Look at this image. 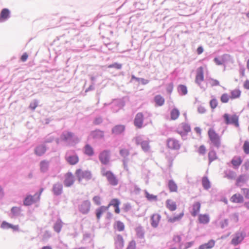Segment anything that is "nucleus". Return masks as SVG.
<instances>
[{"instance_id": "473e14b6", "label": "nucleus", "mask_w": 249, "mask_h": 249, "mask_svg": "<svg viewBox=\"0 0 249 249\" xmlns=\"http://www.w3.org/2000/svg\"><path fill=\"white\" fill-rule=\"evenodd\" d=\"M168 187L170 192H176L178 190V186L173 179L169 180L168 182Z\"/></svg>"}, {"instance_id": "0eeeda50", "label": "nucleus", "mask_w": 249, "mask_h": 249, "mask_svg": "<svg viewBox=\"0 0 249 249\" xmlns=\"http://www.w3.org/2000/svg\"><path fill=\"white\" fill-rule=\"evenodd\" d=\"M191 130L190 125L186 123H182L180 126L177 130V132L180 135L182 138L186 137L188 133Z\"/></svg>"}, {"instance_id": "dca6fc26", "label": "nucleus", "mask_w": 249, "mask_h": 249, "mask_svg": "<svg viewBox=\"0 0 249 249\" xmlns=\"http://www.w3.org/2000/svg\"><path fill=\"white\" fill-rule=\"evenodd\" d=\"M47 151V147L45 144L37 145L34 149V153L37 156H42Z\"/></svg>"}, {"instance_id": "58836bf2", "label": "nucleus", "mask_w": 249, "mask_h": 249, "mask_svg": "<svg viewBox=\"0 0 249 249\" xmlns=\"http://www.w3.org/2000/svg\"><path fill=\"white\" fill-rule=\"evenodd\" d=\"M63 222L60 219H58L53 225L54 231L57 233H59L62 229Z\"/></svg>"}, {"instance_id": "a878e982", "label": "nucleus", "mask_w": 249, "mask_h": 249, "mask_svg": "<svg viewBox=\"0 0 249 249\" xmlns=\"http://www.w3.org/2000/svg\"><path fill=\"white\" fill-rule=\"evenodd\" d=\"M154 101L155 103V106H162L165 103L164 98L160 94L156 95L154 97Z\"/></svg>"}, {"instance_id": "5fc2aeb1", "label": "nucleus", "mask_w": 249, "mask_h": 249, "mask_svg": "<svg viewBox=\"0 0 249 249\" xmlns=\"http://www.w3.org/2000/svg\"><path fill=\"white\" fill-rule=\"evenodd\" d=\"M218 105V101L216 98H213L210 101V106L212 109L215 108Z\"/></svg>"}, {"instance_id": "09e8293b", "label": "nucleus", "mask_w": 249, "mask_h": 249, "mask_svg": "<svg viewBox=\"0 0 249 249\" xmlns=\"http://www.w3.org/2000/svg\"><path fill=\"white\" fill-rule=\"evenodd\" d=\"M120 155L123 157V159L128 158L130 153L128 149L126 148L121 149L119 151Z\"/></svg>"}, {"instance_id": "b1692460", "label": "nucleus", "mask_w": 249, "mask_h": 249, "mask_svg": "<svg viewBox=\"0 0 249 249\" xmlns=\"http://www.w3.org/2000/svg\"><path fill=\"white\" fill-rule=\"evenodd\" d=\"M200 207L201 204L199 202H195L192 206V210L191 211V215L194 217L196 216L199 213Z\"/></svg>"}, {"instance_id": "c85d7f7f", "label": "nucleus", "mask_w": 249, "mask_h": 249, "mask_svg": "<svg viewBox=\"0 0 249 249\" xmlns=\"http://www.w3.org/2000/svg\"><path fill=\"white\" fill-rule=\"evenodd\" d=\"M84 153L86 155L91 157L94 154V149L89 144H86L84 146Z\"/></svg>"}, {"instance_id": "4468645a", "label": "nucleus", "mask_w": 249, "mask_h": 249, "mask_svg": "<svg viewBox=\"0 0 249 249\" xmlns=\"http://www.w3.org/2000/svg\"><path fill=\"white\" fill-rule=\"evenodd\" d=\"M125 130V126L124 124H117L111 129V133L114 135H120L123 134Z\"/></svg>"}, {"instance_id": "f03ea898", "label": "nucleus", "mask_w": 249, "mask_h": 249, "mask_svg": "<svg viewBox=\"0 0 249 249\" xmlns=\"http://www.w3.org/2000/svg\"><path fill=\"white\" fill-rule=\"evenodd\" d=\"M105 168H102V175L107 178L109 183L112 186H116L118 184V179L116 176L111 171L104 172Z\"/></svg>"}, {"instance_id": "72a5a7b5", "label": "nucleus", "mask_w": 249, "mask_h": 249, "mask_svg": "<svg viewBox=\"0 0 249 249\" xmlns=\"http://www.w3.org/2000/svg\"><path fill=\"white\" fill-rule=\"evenodd\" d=\"M178 91L180 95L184 96L187 94L188 90L187 87L182 84H180L178 86Z\"/></svg>"}, {"instance_id": "f704fd0d", "label": "nucleus", "mask_w": 249, "mask_h": 249, "mask_svg": "<svg viewBox=\"0 0 249 249\" xmlns=\"http://www.w3.org/2000/svg\"><path fill=\"white\" fill-rule=\"evenodd\" d=\"M166 206L171 211H175L177 209V205L176 202L171 199H167L166 201Z\"/></svg>"}, {"instance_id": "c756f323", "label": "nucleus", "mask_w": 249, "mask_h": 249, "mask_svg": "<svg viewBox=\"0 0 249 249\" xmlns=\"http://www.w3.org/2000/svg\"><path fill=\"white\" fill-rule=\"evenodd\" d=\"M199 223L207 224L210 221V217L208 214H199L198 218Z\"/></svg>"}, {"instance_id": "9d476101", "label": "nucleus", "mask_w": 249, "mask_h": 249, "mask_svg": "<svg viewBox=\"0 0 249 249\" xmlns=\"http://www.w3.org/2000/svg\"><path fill=\"white\" fill-rule=\"evenodd\" d=\"M52 192L54 196H59L63 193V185L61 182H57L53 185Z\"/></svg>"}, {"instance_id": "ddd939ff", "label": "nucleus", "mask_w": 249, "mask_h": 249, "mask_svg": "<svg viewBox=\"0 0 249 249\" xmlns=\"http://www.w3.org/2000/svg\"><path fill=\"white\" fill-rule=\"evenodd\" d=\"M11 17L10 10L6 8L2 9L0 12V22L7 21Z\"/></svg>"}, {"instance_id": "c03bdc74", "label": "nucleus", "mask_w": 249, "mask_h": 249, "mask_svg": "<svg viewBox=\"0 0 249 249\" xmlns=\"http://www.w3.org/2000/svg\"><path fill=\"white\" fill-rule=\"evenodd\" d=\"M184 215L183 212H182L178 214L174 215L172 217H170L168 219V221L171 223H174L177 221L180 220Z\"/></svg>"}, {"instance_id": "49530a36", "label": "nucleus", "mask_w": 249, "mask_h": 249, "mask_svg": "<svg viewBox=\"0 0 249 249\" xmlns=\"http://www.w3.org/2000/svg\"><path fill=\"white\" fill-rule=\"evenodd\" d=\"M120 204V201L119 199L113 198L110 200L108 206H106V207H107V210H108L110 206H113L114 207H115L117 206H119Z\"/></svg>"}, {"instance_id": "ea45409f", "label": "nucleus", "mask_w": 249, "mask_h": 249, "mask_svg": "<svg viewBox=\"0 0 249 249\" xmlns=\"http://www.w3.org/2000/svg\"><path fill=\"white\" fill-rule=\"evenodd\" d=\"M179 114L180 112L179 110L177 108L174 107L172 109L170 112L171 119L173 120H175L178 118Z\"/></svg>"}, {"instance_id": "6ab92c4d", "label": "nucleus", "mask_w": 249, "mask_h": 249, "mask_svg": "<svg viewBox=\"0 0 249 249\" xmlns=\"http://www.w3.org/2000/svg\"><path fill=\"white\" fill-rule=\"evenodd\" d=\"M115 245L116 249H122L124 246V241L123 236L121 234L117 235L114 238Z\"/></svg>"}, {"instance_id": "4d7b16f0", "label": "nucleus", "mask_w": 249, "mask_h": 249, "mask_svg": "<svg viewBox=\"0 0 249 249\" xmlns=\"http://www.w3.org/2000/svg\"><path fill=\"white\" fill-rule=\"evenodd\" d=\"M122 67V65L117 62L112 63L108 66V68H114L117 70H120Z\"/></svg>"}, {"instance_id": "a18cd8bd", "label": "nucleus", "mask_w": 249, "mask_h": 249, "mask_svg": "<svg viewBox=\"0 0 249 249\" xmlns=\"http://www.w3.org/2000/svg\"><path fill=\"white\" fill-rule=\"evenodd\" d=\"M246 181V175L244 174L240 175L236 180L235 185L237 186H241L240 183H245Z\"/></svg>"}, {"instance_id": "7c9ffc66", "label": "nucleus", "mask_w": 249, "mask_h": 249, "mask_svg": "<svg viewBox=\"0 0 249 249\" xmlns=\"http://www.w3.org/2000/svg\"><path fill=\"white\" fill-rule=\"evenodd\" d=\"M107 210V207L105 206H102L95 210V215L98 220H100L103 213Z\"/></svg>"}, {"instance_id": "9b49d317", "label": "nucleus", "mask_w": 249, "mask_h": 249, "mask_svg": "<svg viewBox=\"0 0 249 249\" xmlns=\"http://www.w3.org/2000/svg\"><path fill=\"white\" fill-rule=\"evenodd\" d=\"M144 116L142 112L138 113L134 120V124L138 128H142V127Z\"/></svg>"}, {"instance_id": "20e7f679", "label": "nucleus", "mask_w": 249, "mask_h": 249, "mask_svg": "<svg viewBox=\"0 0 249 249\" xmlns=\"http://www.w3.org/2000/svg\"><path fill=\"white\" fill-rule=\"evenodd\" d=\"M61 139L64 142H70L75 143L79 142L78 138L70 131L63 132L60 136Z\"/></svg>"}, {"instance_id": "13d9d810", "label": "nucleus", "mask_w": 249, "mask_h": 249, "mask_svg": "<svg viewBox=\"0 0 249 249\" xmlns=\"http://www.w3.org/2000/svg\"><path fill=\"white\" fill-rule=\"evenodd\" d=\"M0 227L3 229H9L12 227V224L6 221H3L1 224Z\"/></svg>"}, {"instance_id": "37998d69", "label": "nucleus", "mask_w": 249, "mask_h": 249, "mask_svg": "<svg viewBox=\"0 0 249 249\" xmlns=\"http://www.w3.org/2000/svg\"><path fill=\"white\" fill-rule=\"evenodd\" d=\"M136 235L138 238L140 239L144 238V231L142 226H139L136 229Z\"/></svg>"}, {"instance_id": "052dcab7", "label": "nucleus", "mask_w": 249, "mask_h": 249, "mask_svg": "<svg viewBox=\"0 0 249 249\" xmlns=\"http://www.w3.org/2000/svg\"><path fill=\"white\" fill-rule=\"evenodd\" d=\"M38 106V101L37 100H34V102H31L29 105V108L32 110H34Z\"/></svg>"}, {"instance_id": "6e6d98bb", "label": "nucleus", "mask_w": 249, "mask_h": 249, "mask_svg": "<svg viewBox=\"0 0 249 249\" xmlns=\"http://www.w3.org/2000/svg\"><path fill=\"white\" fill-rule=\"evenodd\" d=\"M243 149L246 154H249V142L246 141L243 146Z\"/></svg>"}, {"instance_id": "a19ab883", "label": "nucleus", "mask_w": 249, "mask_h": 249, "mask_svg": "<svg viewBox=\"0 0 249 249\" xmlns=\"http://www.w3.org/2000/svg\"><path fill=\"white\" fill-rule=\"evenodd\" d=\"M216 152L213 149H211L208 153V160L209 163H211L213 160L217 159Z\"/></svg>"}, {"instance_id": "de8ad7c7", "label": "nucleus", "mask_w": 249, "mask_h": 249, "mask_svg": "<svg viewBox=\"0 0 249 249\" xmlns=\"http://www.w3.org/2000/svg\"><path fill=\"white\" fill-rule=\"evenodd\" d=\"M11 212L14 216H19L21 212V208L20 207H13L11 209Z\"/></svg>"}, {"instance_id": "0e129e2a", "label": "nucleus", "mask_w": 249, "mask_h": 249, "mask_svg": "<svg viewBox=\"0 0 249 249\" xmlns=\"http://www.w3.org/2000/svg\"><path fill=\"white\" fill-rule=\"evenodd\" d=\"M124 168L125 170L128 171V163L129 162V159L126 158V159H123L122 160Z\"/></svg>"}, {"instance_id": "5701e85b", "label": "nucleus", "mask_w": 249, "mask_h": 249, "mask_svg": "<svg viewBox=\"0 0 249 249\" xmlns=\"http://www.w3.org/2000/svg\"><path fill=\"white\" fill-rule=\"evenodd\" d=\"M161 216L159 214H154L150 217L151 225L153 228H157L159 225Z\"/></svg>"}, {"instance_id": "e433bc0d", "label": "nucleus", "mask_w": 249, "mask_h": 249, "mask_svg": "<svg viewBox=\"0 0 249 249\" xmlns=\"http://www.w3.org/2000/svg\"><path fill=\"white\" fill-rule=\"evenodd\" d=\"M202 185L205 190H208L211 188V182L207 176H204L202 178Z\"/></svg>"}, {"instance_id": "c9c22d12", "label": "nucleus", "mask_w": 249, "mask_h": 249, "mask_svg": "<svg viewBox=\"0 0 249 249\" xmlns=\"http://www.w3.org/2000/svg\"><path fill=\"white\" fill-rule=\"evenodd\" d=\"M231 163L233 165L234 169H236L239 168L240 165L242 163V160L240 157H238L237 159H232L231 160Z\"/></svg>"}, {"instance_id": "3c124183", "label": "nucleus", "mask_w": 249, "mask_h": 249, "mask_svg": "<svg viewBox=\"0 0 249 249\" xmlns=\"http://www.w3.org/2000/svg\"><path fill=\"white\" fill-rule=\"evenodd\" d=\"M230 96L229 95L226 93H223L221 95L220 97V101L223 103H227L229 102Z\"/></svg>"}, {"instance_id": "39448f33", "label": "nucleus", "mask_w": 249, "mask_h": 249, "mask_svg": "<svg viewBox=\"0 0 249 249\" xmlns=\"http://www.w3.org/2000/svg\"><path fill=\"white\" fill-rule=\"evenodd\" d=\"M75 175L79 182H81L83 178L89 180L92 178L91 173L89 170L82 171L81 169H78L76 170Z\"/></svg>"}, {"instance_id": "680f3d73", "label": "nucleus", "mask_w": 249, "mask_h": 249, "mask_svg": "<svg viewBox=\"0 0 249 249\" xmlns=\"http://www.w3.org/2000/svg\"><path fill=\"white\" fill-rule=\"evenodd\" d=\"M220 227L222 229H224L227 227L229 225V220L228 219H225L224 220L220 221Z\"/></svg>"}, {"instance_id": "79ce46f5", "label": "nucleus", "mask_w": 249, "mask_h": 249, "mask_svg": "<svg viewBox=\"0 0 249 249\" xmlns=\"http://www.w3.org/2000/svg\"><path fill=\"white\" fill-rule=\"evenodd\" d=\"M145 197L149 201H156L158 199L157 196L149 194L146 190H144Z\"/></svg>"}, {"instance_id": "e2e57ef3", "label": "nucleus", "mask_w": 249, "mask_h": 249, "mask_svg": "<svg viewBox=\"0 0 249 249\" xmlns=\"http://www.w3.org/2000/svg\"><path fill=\"white\" fill-rule=\"evenodd\" d=\"M168 0H153V4L156 6H160L164 2H168Z\"/></svg>"}, {"instance_id": "603ef678", "label": "nucleus", "mask_w": 249, "mask_h": 249, "mask_svg": "<svg viewBox=\"0 0 249 249\" xmlns=\"http://www.w3.org/2000/svg\"><path fill=\"white\" fill-rule=\"evenodd\" d=\"M103 122V118L101 116L96 117L93 121V124L94 125H99L101 124Z\"/></svg>"}, {"instance_id": "f3484780", "label": "nucleus", "mask_w": 249, "mask_h": 249, "mask_svg": "<svg viewBox=\"0 0 249 249\" xmlns=\"http://www.w3.org/2000/svg\"><path fill=\"white\" fill-rule=\"evenodd\" d=\"M74 182V177L72 174L69 172L65 175L64 184L66 187H69L72 186Z\"/></svg>"}, {"instance_id": "69168bd1", "label": "nucleus", "mask_w": 249, "mask_h": 249, "mask_svg": "<svg viewBox=\"0 0 249 249\" xmlns=\"http://www.w3.org/2000/svg\"><path fill=\"white\" fill-rule=\"evenodd\" d=\"M136 249V242L134 240H132L129 242L126 249Z\"/></svg>"}, {"instance_id": "1a4fd4ad", "label": "nucleus", "mask_w": 249, "mask_h": 249, "mask_svg": "<svg viewBox=\"0 0 249 249\" xmlns=\"http://www.w3.org/2000/svg\"><path fill=\"white\" fill-rule=\"evenodd\" d=\"M246 237V233L243 232H236L231 240V244L236 246L240 244Z\"/></svg>"}, {"instance_id": "a211bd4d", "label": "nucleus", "mask_w": 249, "mask_h": 249, "mask_svg": "<svg viewBox=\"0 0 249 249\" xmlns=\"http://www.w3.org/2000/svg\"><path fill=\"white\" fill-rule=\"evenodd\" d=\"M90 136L94 139L100 140L104 137V132L98 129L92 131L90 134Z\"/></svg>"}, {"instance_id": "f8f14e48", "label": "nucleus", "mask_w": 249, "mask_h": 249, "mask_svg": "<svg viewBox=\"0 0 249 249\" xmlns=\"http://www.w3.org/2000/svg\"><path fill=\"white\" fill-rule=\"evenodd\" d=\"M204 80V71L203 68L201 66L196 70V83L202 89L203 88L201 86L200 82Z\"/></svg>"}, {"instance_id": "7ed1b4c3", "label": "nucleus", "mask_w": 249, "mask_h": 249, "mask_svg": "<svg viewBox=\"0 0 249 249\" xmlns=\"http://www.w3.org/2000/svg\"><path fill=\"white\" fill-rule=\"evenodd\" d=\"M208 135L210 141L213 145L218 148L220 146V138L218 134L213 129H210L208 131Z\"/></svg>"}, {"instance_id": "393cba45", "label": "nucleus", "mask_w": 249, "mask_h": 249, "mask_svg": "<svg viewBox=\"0 0 249 249\" xmlns=\"http://www.w3.org/2000/svg\"><path fill=\"white\" fill-rule=\"evenodd\" d=\"M230 201L233 203H242L244 202V197L242 195L236 193L231 197Z\"/></svg>"}, {"instance_id": "6e6552de", "label": "nucleus", "mask_w": 249, "mask_h": 249, "mask_svg": "<svg viewBox=\"0 0 249 249\" xmlns=\"http://www.w3.org/2000/svg\"><path fill=\"white\" fill-rule=\"evenodd\" d=\"M90 206L91 203L89 200H84L78 205V211L83 214H87L90 211Z\"/></svg>"}, {"instance_id": "cd10ccee", "label": "nucleus", "mask_w": 249, "mask_h": 249, "mask_svg": "<svg viewBox=\"0 0 249 249\" xmlns=\"http://www.w3.org/2000/svg\"><path fill=\"white\" fill-rule=\"evenodd\" d=\"M134 8L136 10H144L146 7L147 0L144 1H134L132 2Z\"/></svg>"}, {"instance_id": "423d86ee", "label": "nucleus", "mask_w": 249, "mask_h": 249, "mask_svg": "<svg viewBox=\"0 0 249 249\" xmlns=\"http://www.w3.org/2000/svg\"><path fill=\"white\" fill-rule=\"evenodd\" d=\"M110 156V151L108 149H105L100 153L99 160L102 164L106 165L109 162Z\"/></svg>"}, {"instance_id": "774afa93", "label": "nucleus", "mask_w": 249, "mask_h": 249, "mask_svg": "<svg viewBox=\"0 0 249 249\" xmlns=\"http://www.w3.org/2000/svg\"><path fill=\"white\" fill-rule=\"evenodd\" d=\"M242 190L245 198L247 199H249V189L243 188Z\"/></svg>"}, {"instance_id": "aec40b11", "label": "nucleus", "mask_w": 249, "mask_h": 249, "mask_svg": "<svg viewBox=\"0 0 249 249\" xmlns=\"http://www.w3.org/2000/svg\"><path fill=\"white\" fill-rule=\"evenodd\" d=\"M50 162L47 160H42L39 163L40 171L42 173H46L49 169Z\"/></svg>"}, {"instance_id": "4be33fe9", "label": "nucleus", "mask_w": 249, "mask_h": 249, "mask_svg": "<svg viewBox=\"0 0 249 249\" xmlns=\"http://www.w3.org/2000/svg\"><path fill=\"white\" fill-rule=\"evenodd\" d=\"M136 143L137 145H140L142 149L145 152L148 151L150 147L147 141H141L140 139L137 138Z\"/></svg>"}, {"instance_id": "2f4dec72", "label": "nucleus", "mask_w": 249, "mask_h": 249, "mask_svg": "<svg viewBox=\"0 0 249 249\" xmlns=\"http://www.w3.org/2000/svg\"><path fill=\"white\" fill-rule=\"evenodd\" d=\"M215 245V241L211 239L208 243L201 245L198 249H210L213 248Z\"/></svg>"}, {"instance_id": "2eb2a0df", "label": "nucleus", "mask_w": 249, "mask_h": 249, "mask_svg": "<svg viewBox=\"0 0 249 249\" xmlns=\"http://www.w3.org/2000/svg\"><path fill=\"white\" fill-rule=\"evenodd\" d=\"M167 147L171 149L178 150L180 148L178 141L173 138H169L167 141Z\"/></svg>"}, {"instance_id": "338daca9", "label": "nucleus", "mask_w": 249, "mask_h": 249, "mask_svg": "<svg viewBox=\"0 0 249 249\" xmlns=\"http://www.w3.org/2000/svg\"><path fill=\"white\" fill-rule=\"evenodd\" d=\"M235 173L233 171H229L228 173L226 174V176L229 179H233L235 177Z\"/></svg>"}, {"instance_id": "412c9836", "label": "nucleus", "mask_w": 249, "mask_h": 249, "mask_svg": "<svg viewBox=\"0 0 249 249\" xmlns=\"http://www.w3.org/2000/svg\"><path fill=\"white\" fill-rule=\"evenodd\" d=\"M36 202L34 196L31 195H27L24 198L23 203L25 206H30Z\"/></svg>"}, {"instance_id": "f257e3e1", "label": "nucleus", "mask_w": 249, "mask_h": 249, "mask_svg": "<svg viewBox=\"0 0 249 249\" xmlns=\"http://www.w3.org/2000/svg\"><path fill=\"white\" fill-rule=\"evenodd\" d=\"M224 123L226 125L232 124L238 127L239 126V117L234 114L232 115L226 113L222 116Z\"/></svg>"}, {"instance_id": "4c0bfd02", "label": "nucleus", "mask_w": 249, "mask_h": 249, "mask_svg": "<svg viewBox=\"0 0 249 249\" xmlns=\"http://www.w3.org/2000/svg\"><path fill=\"white\" fill-rule=\"evenodd\" d=\"M230 98L231 99H235L240 97L241 91L239 89H235L231 91Z\"/></svg>"}, {"instance_id": "864d4df0", "label": "nucleus", "mask_w": 249, "mask_h": 249, "mask_svg": "<svg viewBox=\"0 0 249 249\" xmlns=\"http://www.w3.org/2000/svg\"><path fill=\"white\" fill-rule=\"evenodd\" d=\"M174 89L173 83L170 82L166 85V90L169 94H171L173 91Z\"/></svg>"}, {"instance_id": "bb28decb", "label": "nucleus", "mask_w": 249, "mask_h": 249, "mask_svg": "<svg viewBox=\"0 0 249 249\" xmlns=\"http://www.w3.org/2000/svg\"><path fill=\"white\" fill-rule=\"evenodd\" d=\"M67 161L70 165H75L79 161V158L77 155H70L66 158Z\"/></svg>"}, {"instance_id": "8fccbe9b", "label": "nucleus", "mask_w": 249, "mask_h": 249, "mask_svg": "<svg viewBox=\"0 0 249 249\" xmlns=\"http://www.w3.org/2000/svg\"><path fill=\"white\" fill-rule=\"evenodd\" d=\"M116 228L119 231H122L124 230V225L121 221H117L115 224Z\"/></svg>"}, {"instance_id": "bf43d9fd", "label": "nucleus", "mask_w": 249, "mask_h": 249, "mask_svg": "<svg viewBox=\"0 0 249 249\" xmlns=\"http://www.w3.org/2000/svg\"><path fill=\"white\" fill-rule=\"evenodd\" d=\"M206 152V149L204 145H201L199 146L197 150V152L200 155H204L205 154Z\"/></svg>"}]
</instances>
